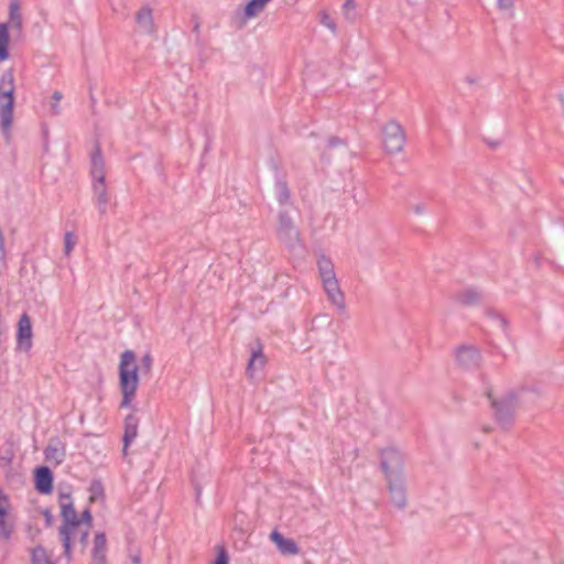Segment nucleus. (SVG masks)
<instances>
[{"label":"nucleus","instance_id":"obj_1","mask_svg":"<svg viewBox=\"0 0 564 564\" xmlns=\"http://www.w3.org/2000/svg\"><path fill=\"white\" fill-rule=\"evenodd\" d=\"M61 514L63 525L59 529L65 553L69 554L72 547V534L78 531L79 541L85 543L91 528V513L86 509L80 517L77 516L73 500L68 494L59 495Z\"/></svg>","mask_w":564,"mask_h":564},{"label":"nucleus","instance_id":"obj_2","mask_svg":"<svg viewBox=\"0 0 564 564\" xmlns=\"http://www.w3.org/2000/svg\"><path fill=\"white\" fill-rule=\"evenodd\" d=\"M316 268L327 301L339 314H346V296L337 279L333 260L325 253L319 252L316 254Z\"/></svg>","mask_w":564,"mask_h":564},{"label":"nucleus","instance_id":"obj_3","mask_svg":"<svg viewBox=\"0 0 564 564\" xmlns=\"http://www.w3.org/2000/svg\"><path fill=\"white\" fill-rule=\"evenodd\" d=\"M119 387L122 394L120 406L133 409V402L140 383L139 365L132 350H124L119 361Z\"/></svg>","mask_w":564,"mask_h":564},{"label":"nucleus","instance_id":"obj_4","mask_svg":"<svg viewBox=\"0 0 564 564\" xmlns=\"http://www.w3.org/2000/svg\"><path fill=\"white\" fill-rule=\"evenodd\" d=\"M380 147L387 155L402 152L406 135L402 124L395 119L384 121L379 130Z\"/></svg>","mask_w":564,"mask_h":564},{"label":"nucleus","instance_id":"obj_5","mask_svg":"<svg viewBox=\"0 0 564 564\" xmlns=\"http://www.w3.org/2000/svg\"><path fill=\"white\" fill-rule=\"evenodd\" d=\"M14 78L12 73H4L0 78V118L1 126L8 131L12 123Z\"/></svg>","mask_w":564,"mask_h":564},{"label":"nucleus","instance_id":"obj_6","mask_svg":"<svg viewBox=\"0 0 564 564\" xmlns=\"http://www.w3.org/2000/svg\"><path fill=\"white\" fill-rule=\"evenodd\" d=\"M381 468L387 481L404 478V455L398 448H384L381 452Z\"/></svg>","mask_w":564,"mask_h":564},{"label":"nucleus","instance_id":"obj_7","mask_svg":"<svg viewBox=\"0 0 564 564\" xmlns=\"http://www.w3.org/2000/svg\"><path fill=\"white\" fill-rule=\"evenodd\" d=\"M18 524L17 514L8 495L0 491V539L10 541Z\"/></svg>","mask_w":564,"mask_h":564},{"label":"nucleus","instance_id":"obj_8","mask_svg":"<svg viewBox=\"0 0 564 564\" xmlns=\"http://www.w3.org/2000/svg\"><path fill=\"white\" fill-rule=\"evenodd\" d=\"M91 175L94 180V193L100 202L106 200V185H105V171L104 160L99 152L91 156Z\"/></svg>","mask_w":564,"mask_h":564},{"label":"nucleus","instance_id":"obj_9","mask_svg":"<svg viewBox=\"0 0 564 564\" xmlns=\"http://www.w3.org/2000/svg\"><path fill=\"white\" fill-rule=\"evenodd\" d=\"M488 398L491 399V405L495 409L496 415L501 421L510 417L519 404L518 397L514 393H509L499 399H495L489 392Z\"/></svg>","mask_w":564,"mask_h":564},{"label":"nucleus","instance_id":"obj_10","mask_svg":"<svg viewBox=\"0 0 564 564\" xmlns=\"http://www.w3.org/2000/svg\"><path fill=\"white\" fill-rule=\"evenodd\" d=\"M32 325L28 314H22L17 330V349L20 351L29 352L32 348Z\"/></svg>","mask_w":564,"mask_h":564},{"label":"nucleus","instance_id":"obj_11","mask_svg":"<svg viewBox=\"0 0 564 564\" xmlns=\"http://www.w3.org/2000/svg\"><path fill=\"white\" fill-rule=\"evenodd\" d=\"M270 541L274 543L276 550L282 555L293 556L300 553V547L296 542L292 539L285 538L278 530H273L270 533Z\"/></svg>","mask_w":564,"mask_h":564},{"label":"nucleus","instance_id":"obj_12","mask_svg":"<svg viewBox=\"0 0 564 564\" xmlns=\"http://www.w3.org/2000/svg\"><path fill=\"white\" fill-rule=\"evenodd\" d=\"M456 359L463 367L470 368L478 365L480 354L473 346H462L456 350Z\"/></svg>","mask_w":564,"mask_h":564},{"label":"nucleus","instance_id":"obj_13","mask_svg":"<svg viewBox=\"0 0 564 564\" xmlns=\"http://www.w3.org/2000/svg\"><path fill=\"white\" fill-rule=\"evenodd\" d=\"M135 20L144 33L152 34L154 32L153 11L150 7H141L135 14Z\"/></svg>","mask_w":564,"mask_h":564},{"label":"nucleus","instance_id":"obj_14","mask_svg":"<svg viewBox=\"0 0 564 564\" xmlns=\"http://www.w3.org/2000/svg\"><path fill=\"white\" fill-rule=\"evenodd\" d=\"M44 454L48 463L59 465L64 462L66 456L65 445L59 441L52 442L45 448Z\"/></svg>","mask_w":564,"mask_h":564},{"label":"nucleus","instance_id":"obj_15","mask_svg":"<svg viewBox=\"0 0 564 564\" xmlns=\"http://www.w3.org/2000/svg\"><path fill=\"white\" fill-rule=\"evenodd\" d=\"M388 487H389L393 503L399 508H403L406 502L404 478H401L398 480H394V479L388 480Z\"/></svg>","mask_w":564,"mask_h":564},{"label":"nucleus","instance_id":"obj_16","mask_svg":"<svg viewBox=\"0 0 564 564\" xmlns=\"http://www.w3.org/2000/svg\"><path fill=\"white\" fill-rule=\"evenodd\" d=\"M138 429H139V419L133 414L127 415L124 420V433H123V443L126 452L128 446L135 440L138 436Z\"/></svg>","mask_w":564,"mask_h":564},{"label":"nucleus","instance_id":"obj_17","mask_svg":"<svg viewBox=\"0 0 564 564\" xmlns=\"http://www.w3.org/2000/svg\"><path fill=\"white\" fill-rule=\"evenodd\" d=\"M53 476L47 467H40L35 473V487L41 494L52 491Z\"/></svg>","mask_w":564,"mask_h":564},{"label":"nucleus","instance_id":"obj_18","mask_svg":"<svg viewBox=\"0 0 564 564\" xmlns=\"http://www.w3.org/2000/svg\"><path fill=\"white\" fill-rule=\"evenodd\" d=\"M107 544L104 533H97L94 539L93 564H106Z\"/></svg>","mask_w":564,"mask_h":564},{"label":"nucleus","instance_id":"obj_19","mask_svg":"<svg viewBox=\"0 0 564 564\" xmlns=\"http://www.w3.org/2000/svg\"><path fill=\"white\" fill-rule=\"evenodd\" d=\"M265 362H267V359L262 352L261 347L252 350L251 357H250L248 366H247L248 377L253 378L259 370L263 369Z\"/></svg>","mask_w":564,"mask_h":564},{"label":"nucleus","instance_id":"obj_20","mask_svg":"<svg viewBox=\"0 0 564 564\" xmlns=\"http://www.w3.org/2000/svg\"><path fill=\"white\" fill-rule=\"evenodd\" d=\"M271 0H248L243 8L245 20H251L257 18L261 12L264 11Z\"/></svg>","mask_w":564,"mask_h":564},{"label":"nucleus","instance_id":"obj_21","mask_svg":"<svg viewBox=\"0 0 564 564\" xmlns=\"http://www.w3.org/2000/svg\"><path fill=\"white\" fill-rule=\"evenodd\" d=\"M9 32L8 25L0 24V61L8 58Z\"/></svg>","mask_w":564,"mask_h":564},{"label":"nucleus","instance_id":"obj_22","mask_svg":"<svg viewBox=\"0 0 564 564\" xmlns=\"http://www.w3.org/2000/svg\"><path fill=\"white\" fill-rule=\"evenodd\" d=\"M31 564H54L42 546L31 551Z\"/></svg>","mask_w":564,"mask_h":564},{"label":"nucleus","instance_id":"obj_23","mask_svg":"<svg viewBox=\"0 0 564 564\" xmlns=\"http://www.w3.org/2000/svg\"><path fill=\"white\" fill-rule=\"evenodd\" d=\"M480 297L481 294L476 289H466L459 295V300L466 304L476 303L477 301L480 300Z\"/></svg>","mask_w":564,"mask_h":564},{"label":"nucleus","instance_id":"obj_24","mask_svg":"<svg viewBox=\"0 0 564 564\" xmlns=\"http://www.w3.org/2000/svg\"><path fill=\"white\" fill-rule=\"evenodd\" d=\"M496 8L508 15H513L516 0H495Z\"/></svg>","mask_w":564,"mask_h":564},{"label":"nucleus","instance_id":"obj_25","mask_svg":"<svg viewBox=\"0 0 564 564\" xmlns=\"http://www.w3.org/2000/svg\"><path fill=\"white\" fill-rule=\"evenodd\" d=\"M10 23L11 26L20 30L22 26L21 14L17 4L12 3L10 7Z\"/></svg>","mask_w":564,"mask_h":564},{"label":"nucleus","instance_id":"obj_26","mask_svg":"<svg viewBox=\"0 0 564 564\" xmlns=\"http://www.w3.org/2000/svg\"><path fill=\"white\" fill-rule=\"evenodd\" d=\"M77 243L76 237L73 232L67 231L64 237V253L65 256H69Z\"/></svg>","mask_w":564,"mask_h":564},{"label":"nucleus","instance_id":"obj_27","mask_svg":"<svg viewBox=\"0 0 564 564\" xmlns=\"http://www.w3.org/2000/svg\"><path fill=\"white\" fill-rule=\"evenodd\" d=\"M319 22H321V24H323L325 28L329 29L330 31H335V29H336V23H335L334 19L326 11H322L319 13Z\"/></svg>","mask_w":564,"mask_h":564},{"label":"nucleus","instance_id":"obj_28","mask_svg":"<svg viewBox=\"0 0 564 564\" xmlns=\"http://www.w3.org/2000/svg\"><path fill=\"white\" fill-rule=\"evenodd\" d=\"M153 365V358L150 352H147L142 356L140 360V369L144 372H150Z\"/></svg>","mask_w":564,"mask_h":564},{"label":"nucleus","instance_id":"obj_29","mask_svg":"<svg viewBox=\"0 0 564 564\" xmlns=\"http://www.w3.org/2000/svg\"><path fill=\"white\" fill-rule=\"evenodd\" d=\"M215 564H228V557L224 550L219 551Z\"/></svg>","mask_w":564,"mask_h":564},{"label":"nucleus","instance_id":"obj_30","mask_svg":"<svg viewBox=\"0 0 564 564\" xmlns=\"http://www.w3.org/2000/svg\"><path fill=\"white\" fill-rule=\"evenodd\" d=\"M485 142L490 147L491 149H496L500 145V141L498 139H485Z\"/></svg>","mask_w":564,"mask_h":564},{"label":"nucleus","instance_id":"obj_31","mask_svg":"<svg viewBox=\"0 0 564 564\" xmlns=\"http://www.w3.org/2000/svg\"><path fill=\"white\" fill-rule=\"evenodd\" d=\"M72 538H73V539H72V545L78 542L79 544H82L83 546H85V545H86V543H87V541H86L85 543H82V542L79 541V534H78V531H75V532L72 534Z\"/></svg>","mask_w":564,"mask_h":564},{"label":"nucleus","instance_id":"obj_32","mask_svg":"<svg viewBox=\"0 0 564 564\" xmlns=\"http://www.w3.org/2000/svg\"><path fill=\"white\" fill-rule=\"evenodd\" d=\"M53 98H54V100L56 102H58L61 100V98H62V95L59 93L55 91L54 95H53Z\"/></svg>","mask_w":564,"mask_h":564},{"label":"nucleus","instance_id":"obj_33","mask_svg":"<svg viewBox=\"0 0 564 564\" xmlns=\"http://www.w3.org/2000/svg\"><path fill=\"white\" fill-rule=\"evenodd\" d=\"M466 82H468L469 84H476L478 80L476 78L467 77Z\"/></svg>","mask_w":564,"mask_h":564},{"label":"nucleus","instance_id":"obj_34","mask_svg":"<svg viewBox=\"0 0 564 564\" xmlns=\"http://www.w3.org/2000/svg\"><path fill=\"white\" fill-rule=\"evenodd\" d=\"M133 562H134L135 564H140V560H139L138 557H134V558H133Z\"/></svg>","mask_w":564,"mask_h":564},{"label":"nucleus","instance_id":"obj_35","mask_svg":"<svg viewBox=\"0 0 564 564\" xmlns=\"http://www.w3.org/2000/svg\"><path fill=\"white\" fill-rule=\"evenodd\" d=\"M291 231H293L294 236L296 237L297 236V231L291 229Z\"/></svg>","mask_w":564,"mask_h":564}]
</instances>
